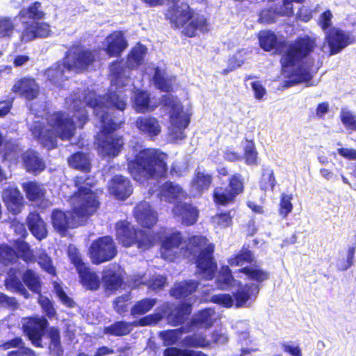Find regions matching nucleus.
Returning <instances> with one entry per match:
<instances>
[{"mask_svg": "<svg viewBox=\"0 0 356 356\" xmlns=\"http://www.w3.org/2000/svg\"><path fill=\"white\" fill-rule=\"evenodd\" d=\"M147 48L140 44L136 45L129 53L127 67L123 68L120 63H114L110 67L111 88L109 93L102 98H97L95 92L90 91L83 97L74 94L67 99L70 109L74 111L72 118L69 113L56 112L46 115V105L44 103H34L30 106L31 114L34 115L33 124L30 125L33 136L44 147L52 149L56 146L57 138L68 140L74 134L76 127H82L87 121V112L84 104L93 109L97 120L96 125L100 131L96 138L99 153L104 157H115L121 152L124 140L121 136L112 132L120 128L122 120H116L113 115V108L123 111L127 106V97L123 95V86L129 82L130 70L135 69L143 63Z\"/></svg>", "mask_w": 356, "mask_h": 356, "instance_id": "nucleus-1", "label": "nucleus"}, {"mask_svg": "<svg viewBox=\"0 0 356 356\" xmlns=\"http://www.w3.org/2000/svg\"><path fill=\"white\" fill-rule=\"evenodd\" d=\"M115 231L117 239L124 247H130L136 243L139 249L145 250L161 241V254L164 259L173 261L181 255L192 257L195 260L198 275L207 280L214 277L217 268L213 258L214 247L204 236L191 237L184 249L179 232L161 229L159 233L152 235L149 230L147 232H137L127 221L117 222Z\"/></svg>", "mask_w": 356, "mask_h": 356, "instance_id": "nucleus-2", "label": "nucleus"}, {"mask_svg": "<svg viewBox=\"0 0 356 356\" xmlns=\"http://www.w3.org/2000/svg\"><path fill=\"white\" fill-rule=\"evenodd\" d=\"M258 37L260 47L264 51L275 49L277 53H283L280 62L282 75L287 79L286 86L311 80V70L306 63L307 56L316 46L314 38L305 37L288 44L284 39L277 38L274 32L266 30L260 31Z\"/></svg>", "mask_w": 356, "mask_h": 356, "instance_id": "nucleus-3", "label": "nucleus"}, {"mask_svg": "<svg viewBox=\"0 0 356 356\" xmlns=\"http://www.w3.org/2000/svg\"><path fill=\"white\" fill-rule=\"evenodd\" d=\"M74 183L78 191L70 199L72 211L65 213L54 210L51 213L53 227L61 235H64L67 229L81 225L83 218L92 215L99 207L97 196L91 190L92 179L76 177Z\"/></svg>", "mask_w": 356, "mask_h": 356, "instance_id": "nucleus-4", "label": "nucleus"}, {"mask_svg": "<svg viewBox=\"0 0 356 356\" xmlns=\"http://www.w3.org/2000/svg\"><path fill=\"white\" fill-rule=\"evenodd\" d=\"M127 157L130 174L140 184L156 177H163L166 172L167 155L158 149H143L137 145L129 150Z\"/></svg>", "mask_w": 356, "mask_h": 356, "instance_id": "nucleus-5", "label": "nucleus"}, {"mask_svg": "<svg viewBox=\"0 0 356 356\" xmlns=\"http://www.w3.org/2000/svg\"><path fill=\"white\" fill-rule=\"evenodd\" d=\"M191 302H188L181 307L173 309V305L165 302L157 307L154 313L147 315L133 323L119 321L106 327L104 333L114 336L126 335L130 333L133 327L154 325L161 321L165 316L167 317L170 324L177 325L181 323L185 316L191 313Z\"/></svg>", "mask_w": 356, "mask_h": 356, "instance_id": "nucleus-6", "label": "nucleus"}, {"mask_svg": "<svg viewBox=\"0 0 356 356\" xmlns=\"http://www.w3.org/2000/svg\"><path fill=\"white\" fill-rule=\"evenodd\" d=\"M96 51L84 50L76 47L71 49L67 54L63 63H58L47 70L45 76L51 83L61 86V82L67 78L70 72H81L87 69L95 60Z\"/></svg>", "mask_w": 356, "mask_h": 356, "instance_id": "nucleus-7", "label": "nucleus"}, {"mask_svg": "<svg viewBox=\"0 0 356 356\" xmlns=\"http://www.w3.org/2000/svg\"><path fill=\"white\" fill-rule=\"evenodd\" d=\"M161 102L163 106L169 110L168 135L170 139L176 143L183 140L186 137L185 129L190 123V110H184L180 101L171 95H163Z\"/></svg>", "mask_w": 356, "mask_h": 356, "instance_id": "nucleus-8", "label": "nucleus"}, {"mask_svg": "<svg viewBox=\"0 0 356 356\" xmlns=\"http://www.w3.org/2000/svg\"><path fill=\"white\" fill-rule=\"evenodd\" d=\"M93 264H99L111 260L117 254L115 244L111 236H103L94 241L89 249Z\"/></svg>", "mask_w": 356, "mask_h": 356, "instance_id": "nucleus-9", "label": "nucleus"}, {"mask_svg": "<svg viewBox=\"0 0 356 356\" xmlns=\"http://www.w3.org/2000/svg\"><path fill=\"white\" fill-rule=\"evenodd\" d=\"M331 24H322V29L327 31L325 40L328 44L330 54H336L353 42L348 33L337 29H330Z\"/></svg>", "mask_w": 356, "mask_h": 356, "instance_id": "nucleus-10", "label": "nucleus"}, {"mask_svg": "<svg viewBox=\"0 0 356 356\" xmlns=\"http://www.w3.org/2000/svg\"><path fill=\"white\" fill-rule=\"evenodd\" d=\"M243 191V181L241 175H235L229 180V188H217L214 191L215 201L222 205L232 202Z\"/></svg>", "mask_w": 356, "mask_h": 356, "instance_id": "nucleus-11", "label": "nucleus"}, {"mask_svg": "<svg viewBox=\"0 0 356 356\" xmlns=\"http://www.w3.org/2000/svg\"><path fill=\"white\" fill-rule=\"evenodd\" d=\"M145 74H152V80L155 86L161 91L171 92L177 86L175 76L169 75L164 68L154 67L152 63L148 64L144 69Z\"/></svg>", "mask_w": 356, "mask_h": 356, "instance_id": "nucleus-12", "label": "nucleus"}, {"mask_svg": "<svg viewBox=\"0 0 356 356\" xmlns=\"http://www.w3.org/2000/svg\"><path fill=\"white\" fill-rule=\"evenodd\" d=\"M47 321L43 317L24 318L22 326L24 332L35 347H42L41 339Z\"/></svg>", "mask_w": 356, "mask_h": 356, "instance_id": "nucleus-13", "label": "nucleus"}, {"mask_svg": "<svg viewBox=\"0 0 356 356\" xmlns=\"http://www.w3.org/2000/svg\"><path fill=\"white\" fill-rule=\"evenodd\" d=\"M165 13V18L170 22H194L195 11L187 3H172Z\"/></svg>", "mask_w": 356, "mask_h": 356, "instance_id": "nucleus-14", "label": "nucleus"}, {"mask_svg": "<svg viewBox=\"0 0 356 356\" xmlns=\"http://www.w3.org/2000/svg\"><path fill=\"white\" fill-rule=\"evenodd\" d=\"M228 340L226 334L222 332H214L211 337V339H207L202 334H194L185 338L183 341V344L186 346L190 347H207L211 344V343L223 344Z\"/></svg>", "mask_w": 356, "mask_h": 356, "instance_id": "nucleus-15", "label": "nucleus"}, {"mask_svg": "<svg viewBox=\"0 0 356 356\" xmlns=\"http://www.w3.org/2000/svg\"><path fill=\"white\" fill-rule=\"evenodd\" d=\"M2 199L9 212L15 215L20 213L24 206V197L15 186L3 189Z\"/></svg>", "mask_w": 356, "mask_h": 356, "instance_id": "nucleus-16", "label": "nucleus"}, {"mask_svg": "<svg viewBox=\"0 0 356 356\" xmlns=\"http://www.w3.org/2000/svg\"><path fill=\"white\" fill-rule=\"evenodd\" d=\"M305 0H282L280 11L277 13L271 8L263 9L259 15V22H275L277 15L291 17L293 15V2L302 3Z\"/></svg>", "mask_w": 356, "mask_h": 356, "instance_id": "nucleus-17", "label": "nucleus"}, {"mask_svg": "<svg viewBox=\"0 0 356 356\" xmlns=\"http://www.w3.org/2000/svg\"><path fill=\"white\" fill-rule=\"evenodd\" d=\"M12 90L26 99L32 100L38 97L40 88L34 79L24 77L15 81Z\"/></svg>", "mask_w": 356, "mask_h": 356, "instance_id": "nucleus-18", "label": "nucleus"}, {"mask_svg": "<svg viewBox=\"0 0 356 356\" xmlns=\"http://www.w3.org/2000/svg\"><path fill=\"white\" fill-rule=\"evenodd\" d=\"M134 217L143 227L149 228L157 221L156 213L147 202H141L134 209Z\"/></svg>", "mask_w": 356, "mask_h": 356, "instance_id": "nucleus-19", "label": "nucleus"}, {"mask_svg": "<svg viewBox=\"0 0 356 356\" xmlns=\"http://www.w3.org/2000/svg\"><path fill=\"white\" fill-rule=\"evenodd\" d=\"M108 187L110 193L120 200L127 198L132 193L129 180L122 175L115 176L108 183Z\"/></svg>", "mask_w": 356, "mask_h": 356, "instance_id": "nucleus-20", "label": "nucleus"}, {"mask_svg": "<svg viewBox=\"0 0 356 356\" xmlns=\"http://www.w3.org/2000/svg\"><path fill=\"white\" fill-rule=\"evenodd\" d=\"M104 47L110 56H118L127 48V42L121 31H115L106 37Z\"/></svg>", "mask_w": 356, "mask_h": 356, "instance_id": "nucleus-21", "label": "nucleus"}, {"mask_svg": "<svg viewBox=\"0 0 356 356\" xmlns=\"http://www.w3.org/2000/svg\"><path fill=\"white\" fill-rule=\"evenodd\" d=\"M137 129L143 134L153 138L161 132V124L154 117L141 116L136 121Z\"/></svg>", "mask_w": 356, "mask_h": 356, "instance_id": "nucleus-22", "label": "nucleus"}, {"mask_svg": "<svg viewBox=\"0 0 356 356\" xmlns=\"http://www.w3.org/2000/svg\"><path fill=\"white\" fill-rule=\"evenodd\" d=\"M103 282L107 290L114 291L118 289L122 284V271L117 264L108 266L104 271Z\"/></svg>", "mask_w": 356, "mask_h": 356, "instance_id": "nucleus-23", "label": "nucleus"}, {"mask_svg": "<svg viewBox=\"0 0 356 356\" xmlns=\"http://www.w3.org/2000/svg\"><path fill=\"white\" fill-rule=\"evenodd\" d=\"M133 106L138 113H147L154 111L157 104L150 99L149 95L143 90H137L132 97Z\"/></svg>", "mask_w": 356, "mask_h": 356, "instance_id": "nucleus-24", "label": "nucleus"}, {"mask_svg": "<svg viewBox=\"0 0 356 356\" xmlns=\"http://www.w3.org/2000/svg\"><path fill=\"white\" fill-rule=\"evenodd\" d=\"M259 291V286L256 284L241 286L235 293L236 306L241 307L248 301L256 299Z\"/></svg>", "mask_w": 356, "mask_h": 356, "instance_id": "nucleus-25", "label": "nucleus"}, {"mask_svg": "<svg viewBox=\"0 0 356 356\" xmlns=\"http://www.w3.org/2000/svg\"><path fill=\"white\" fill-rule=\"evenodd\" d=\"M175 216H181L182 223L186 225L194 224L197 219L198 212L195 207L186 203H179L173 209Z\"/></svg>", "mask_w": 356, "mask_h": 356, "instance_id": "nucleus-26", "label": "nucleus"}, {"mask_svg": "<svg viewBox=\"0 0 356 356\" xmlns=\"http://www.w3.org/2000/svg\"><path fill=\"white\" fill-rule=\"evenodd\" d=\"M27 225L32 234L38 240L47 237L46 224L37 213H31L26 219Z\"/></svg>", "mask_w": 356, "mask_h": 356, "instance_id": "nucleus-27", "label": "nucleus"}, {"mask_svg": "<svg viewBox=\"0 0 356 356\" xmlns=\"http://www.w3.org/2000/svg\"><path fill=\"white\" fill-rule=\"evenodd\" d=\"M218 318V314L211 308L202 310L194 317L191 325V330H194L198 327L207 328L210 327Z\"/></svg>", "mask_w": 356, "mask_h": 356, "instance_id": "nucleus-28", "label": "nucleus"}, {"mask_svg": "<svg viewBox=\"0 0 356 356\" xmlns=\"http://www.w3.org/2000/svg\"><path fill=\"white\" fill-rule=\"evenodd\" d=\"M26 198L35 203L42 202L45 197L44 186L35 181L24 182L22 185Z\"/></svg>", "mask_w": 356, "mask_h": 356, "instance_id": "nucleus-29", "label": "nucleus"}, {"mask_svg": "<svg viewBox=\"0 0 356 356\" xmlns=\"http://www.w3.org/2000/svg\"><path fill=\"white\" fill-rule=\"evenodd\" d=\"M20 273L18 270L10 268L8 273V277L6 279V286L8 289L17 292L23 296L25 298L29 297V293L21 282L19 276Z\"/></svg>", "mask_w": 356, "mask_h": 356, "instance_id": "nucleus-30", "label": "nucleus"}, {"mask_svg": "<svg viewBox=\"0 0 356 356\" xmlns=\"http://www.w3.org/2000/svg\"><path fill=\"white\" fill-rule=\"evenodd\" d=\"M212 181L211 175L205 172L197 171L191 184L192 195L195 196L207 190Z\"/></svg>", "mask_w": 356, "mask_h": 356, "instance_id": "nucleus-31", "label": "nucleus"}, {"mask_svg": "<svg viewBox=\"0 0 356 356\" xmlns=\"http://www.w3.org/2000/svg\"><path fill=\"white\" fill-rule=\"evenodd\" d=\"M49 33V24H28L22 33V39L24 40H31L38 37H47Z\"/></svg>", "mask_w": 356, "mask_h": 356, "instance_id": "nucleus-32", "label": "nucleus"}, {"mask_svg": "<svg viewBox=\"0 0 356 356\" xmlns=\"http://www.w3.org/2000/svg\"><path fill=\"white\" fill-rule=\"evenodd\" d=\"M23 161L28 172H41L45 168V164L38 154L33 150H28L23 154Z\"/></svg>", "mask_w": 356, "mask_h": 356, "instance_id": "nucleus-33", "label": "nucleus"}, {"mask_svg": "<svg viewBox=\"0 0 356 356\" xmlns=\"http://www.w3.org/2000/svg\"><path fill=\"white\" fill-rule=\"evenodd\" d=\"M161 200L172 202L176 199L184 197V192L181 188L172 182H166L161 187L158 193Z\"/></svg>", "mask_w": 356, "mask_h": 356, "instance_id": "nucleus-34", "label": "nucleus"}, {"mask_svg": "<svg viewBox=\"0 0 356 356\" xmlns=\"http://www.w3.org/2000/svg\"><path fill=\"white\" fill-rule=\"evenodd\" d=\"M18 15L21 18L29 19L34 22L44 18L45 13L42 9V3L35 1L31 3L26 8L22 9Z\"/></svg>", "mask_w": 356, "mask_h": 356, "instance_id": "nucleus-35", "label": "nucleus"}, {"mask_svg": "<svg viewBox=\"0 0 356 356\" xmlns=\"http://www.w3.org/2000/svg\"><path fill=\"white\" fill-rule=\"evenodd\" d=\"M81 284L90 290H96L99 286V279L95 272L89 270L86 266L78 270Z\"/></svg>", "mask_w": 356, "mask_h": 356, "instance_id": "nucleus-36", "label": "nucleus"}, {"mask_svg": "<svg viewBox=\"0 0 356 356\" xmlns=\"http://www.w3.org/2000/svg\"><path fill=\"white\" fill-rule=\"evenodd\" d=\"M216 281L218 288L220 289H226L234 287L236 285H241V282L233 277L228 266H222Z\"/></svg>", "mask_w": 356, "mask_h": 356, "instance_id": "nucleus-37", "label": "nucleus"}, {"mask_svg": "<svg viewBox=\"0 0 356 356\" xmlns=\"http://www.w3.org/2000/svg\"><path fill=\"white\" fill-rule=\"evenodd\" d=\"M197 286V283L196 282H182L176 284L170 293L176 298H186L195 291Z\"/></svg>", "mask_w": 356, "mask_h": 356, "instance_id": "nucleus-38", "label": "nucleus"}, {"mask_svg": "<svg viewBox=\"0 0 356 356\" xmlns=\"http://www.w3.org/2000/svg\"><path fill=\"white\" fill-rule=\"evenodd\" d=\"M69 165L77 170L88 171L90 168V159L83 153L77 152L68 159Z\"/></svg>", "mask_w": 356, "mask_h": 356, "instance_id": "nucleus-39", "label": "nucleus"}, {"mask_svg": "<svg viewBox=\"0 0 356 356\" xmlns=\"http://www.w3.org/2000/svg\"><path fill=\"white\" fill-rule=\"evenodd\" d=\"M156 298H144L136 302L131 309L134 316L143 315L149 312L156 304Z\"/></svg>", "mask_w": 356, "mask_h": 356, "instance_id": "nucleus-40", "label": "nucleus"}, {"mask_svg": "<svg viewBox=\"0 0 356 356\" xmlns=\"http://www.w3.org/2000/svg\"><path fill=\"white\" fill-rule=\"evenodd\" d=\"M240 273H244L248 279L262 282L269 277V273L258 266L243 268L239 270Z\"/></svg>", "mask_w": 356, "mask_h": 356, "instance_id": "nucleus-41", "label": "nucleus"}, {"mask_svg": "<svg viewBox=\"0 0 356 356\" xmlns=\"http://www.w3.org/2000/svg\"><path fill=\"white\" fill-rule=\"evenodd\" d=\"M276 179L273 170L270 168H263L259 181V187L264 191H273Z\"/></svg>", "mask_w": 356, "mask_h": 356, "instance_id": "nucleus-42", "label": "nucleus"}, {"mask_svg": "<svg viewBox=\"0 0 356 356\" xmlns=\"http://www.w3.org/2000/svg\"><path fill=\"white\" fill-rule=\"evenodd\" d=\"M23 281L28 288L34 293H40L41 282L39 276L33 270H27L23 274Z\"/></svg>", "mask_w": 356, "mask_h": 356, "instance_id": "nucleus-43", "label": "nucleus"}, {"mask_svg": "<svg viewBox=\"0 0 356 356\" xmlns=\"http://www.w3.org/2000/svg\"><path fill=\"white\" fill-rule=\"evenodd\" d=\"M48 335L50 339L49 350L54 356H59L63 353L60 346V334L57 328L51 327L48 330Z\"/></svg>", "mask_w": 356, "mask_h": 356, "instance_id": "nucleus-44", "label": "nucleus"}, {"mask_svg": "<svg viewBox=\"0 0 356 356\" xmlns=\"http://www.w3.org/2000/svg\"><path fill=\"white\" fill-rule=\"evenodd\" d=\"M340 120L344 127L350 131H356V114L347 108H343L340 112Z\"/></svg>", "mask_w": 356, "mask_h": 356, "instance_id": "nucleus-45", "label": "nucleus"}, {"mask_svg": "<svg viewBox=\"0 0 356 356\" xmlns=\"http://www.w3.org/2000/svg\"><path fill=\"white\" fill-rule=\"evenodd\" d=\"M243 158L247 165H256L258 164V153L254 143L251 140H246L245 143Z\"/></svg>", "mask_w": 356, "mask_h": 356, "instance_id": "nucleus-46", "label": "nucleus"}, {"mask_svg": "<svg viewBox=\"0 0 356 356\" xmlns=\"http://www.w3.org/2000/svg\"><path fill=\"white\" fill-rule=\"evenodd\" d=\"M183 328L163 331L159 333L164 346H170L181 339Z\"/></svg>", "mask_w": 356, "mask_h": 356, "instance_id": "nucleus-47", "label": "nucleus"}, {"mask_svg": "<svg viewBox=\"0 0 356 356\" xmlns=\"http://www.w3.org/2000/svg\"><path fill=\"white\" fill-rule=\"evenodd\" d=\"M253 259V255L250 250H242L236 255L231 257L228 260V263L231 266H240L246 263H251Z\"/></svg>", "mask_w": 356, "mask_h": 356, "instance_id": "nucleus-48", "label": "nucleus"}, {"mask_svg": "<svg viewBox=\"0 0 356 356\" xmlns=\"http://www.w3.org/2000/svg\"><path fill=\"white\" fill-rule=\"evenodd\" d=\"M140 284H146L152 290H157L162 288L165 284V278L161 275H156L146 283L143 277L135 279L132 284V287H136Z\"/></svg>", "mask_w": 356, "mask_h": 356, "instance_id": "nucleus-49", "label": "nucleus"}, {"mask_svg": "<svg viewBox=\"0 0 356 356\" xmlns=\"http://www.w3.org/2000/svg\"><path fill=\"white\" fill-rule=\"evenodd\" d=\"M292 195L282 193L280 197L279 213L282 218H286L293 210Z\"/></svg>", "mask_w": 356, "mask_h": 356, "instance_id": "nucleus-50", "label": "nucleus"}, {"mask_svg": "<svg viewBox=\"0 0 356 356\" xmlns=\"http://www.w3.org/2000/svg\"><path fill=\"white\" fill-rule=\"evenodd\" d=\"M175 29H178L181 34L193 37L197 29L203 28L207 24H174Z\"/></svg>", "mask_w": 356, "mask_h": 356, "instance_id": "nucleus-51", "label": "nucleus"}, {"mask_svg": "<svg viewBox=\"0 0 356 356\" xmlns=\"http://www.w3.org/2000/svg\"><path fill=\"white\" fill-rule=\"evenodd\" d=\"M234 328L239 342L247 344L249 339L248 323L246 321H238L235 324Z\"/></svg>", "mask_w": 356, "mask_h": 356, "instance_id": "nucleus-52", "label": "nucleus"}, {"mask_svg": "<svg viewBox=\"0 0 356 356\" xmlns=\"http://www.w3.org/2000/svg\"><path fill=\"white\" fill-rule=\"evenodd\" d=\"M282 350L290 356H302L299 343L293 341H285L281 344Z\"/></svg>", "mask_w": 356, "mask_h": 356, "instance_id": "nucleus-53", "label": "nucleus"}, {"mask_svg": "<svg viewBox=\"0 0 356 356\" xmlns=\"http://www.w3.org/2000/svg\"><path fill=\"white\" fill-rule=\"evenodd\" d=\"M164 356H207L202 352H195L188 350H180L175 348H168L164 352Z\"/></svg>", "mask_w": 356, "mask_h": 356, "instance_id": "nucleus-54", "label": "nucleus"}, {"mask_svg": "<svg viewBox=\"0 0 356 356\" xmlns=\"http://www.w3.org/2000/svg\"><path fill=\"white\" fill-rule=\"evenodd\" d=\"M21 152L18 144L15 142H11L6 145L4 153V159L8 161L16 160Z\"/></svg>", "mask_w": 356, "mask_h": 356, "instance_id": "nucleus-55", "label": "nucleus"}, {"mask_svg": "<svg viewBox=\"0 0 356 356\" xmlns=\"http://www.w3.org/2000/svg\"><path fill=\"white\" fill-rule=\"evenodd\" d=\"M355 253V246H349L346 252V259L339 261L337 264L338 268L341 270H346L349 268L354 263Z\"/></svg>", "mask_w": 356, "mask_h": 356, "instance_id": "nucleus-56", "label": "nucleus"}, {"mask_svg": "<svg viewBox=\"0 0 356 356\" xmlns=\"http://www.w3.org/2000/svg\"><path fill=\"white\" fill-rule=\"evenodd\" d=\"M54 286L55 293L60 302L68 307H73L75 304L74 302L71 298L65 294L61 286L59 284L55 282L54 284Z\"/></svg>", "mask_w": 356, "mask_h": 356, "instance_id": "nucleus-57", "label": "nucleus"}, {"mask_svg": "<svg viewBox=\"0 0 356 356\" xmlns=\"http://www.w3.org/2000/svg\"><path fill=\"white\" fill-rule=\"evenodd\" d=\"M38 302L41 306L43 312L49 318L54 316L56 311L52 305L51 302L48 298L40 294L38 297Z\"/></svg>", "mask_w": 356, "mask_h": 356, "instance_id": "nucleus-58", "label": "nucleus"}, {"mask_svg": "<svg viewBox=\"0 0 356 356\" xmlns=\"http://www.w3.org/2000/svg\"><path fill=\"white\" fill-rule=\"evenodd\" d=\"M213 223L220 229L227 227L232 223V218L229 213H219L213 218Z\"/></svg>", "mask_w": 356, "mask_h": 356, "instance_id": "nucleus-59", "label": "nucleus"}, {"mask_svg": "<svg viewBox=\"0 0 356 356\" xmlns=\"http://www.w3.org/2000/svg\"><path fill=\"white\" fill-rule=\"evenodd\" d=\"M211 301L225 307H231L234 303V299L229 294L214 295L211 298Z\"/></svg>", "mask_w": 356, "mask_h": 356, "instance_id": "nucleus-60", "label": "nucleus"}, {"mask_svg": "<svg viewBox=\"0 0 356 356\" xmlns=\"http://www.w3.org/2000/svg\"><path fill=\"white\" fill-rule=\"evenodd\" d=\"M68 256L71 262L75 266L77 271L86 266L82 261L78 250L75 247L72 245L69 246Z\"/></svg>", "mask_w": 356, "mask_h": 356, "instance_id": "nucleus-61", "label": "nucleus"}, {"mask_svg": "<svg viewBox=\"0 0 356 356\" xmlns=\"http://www.w3.org/2000/svg\"><path fill=\"white\" fill-rule=\"evenodd\" d=\"M38 263L49 274H55V268L52 266L51 259L46 254H42L39 257Z\"/></svg>", "mask_w": 356, "mask_h": 356, "instance_id": "nucleus-62", "label": "nucleus"}, {"mask_svg": "<svg viewBox=\"0 0 356 356\" xmlns=\"http://www.w3.org/2000/svg\"><path fill=\"white\" fill-rule=\"evenodd\" d=\"M130 299L128 294L119 296L114 301V309L118 314H122L127 311L126 302Z\"/></svg>", "mask_w": 356, "mask_h": 356, "instance_id": "nucleus-63", "label": "nucleus"}, {"mask_svg": "<svg viewBox=\"0 0 356 356\" xmlns=\"http://www.w3.org/2000/svg\"><path fill=\"white\" fill-rule=\"evenodd\" d=\"M314 13V10L302 6L299 8L297 13V18L302 22H307L312 19Z\"/></svg>", "mask_w": 356, "mask_h": 356, "instance_id": "nucleus-64", "label": "nucleus"}]
</instances>
